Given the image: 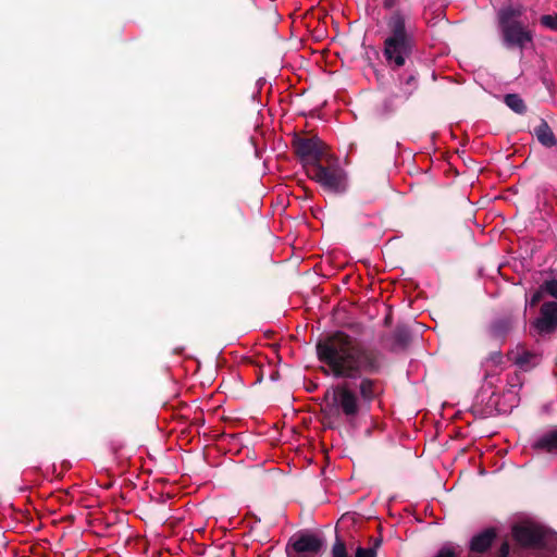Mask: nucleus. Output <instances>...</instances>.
<instances>
[{
    "instance_id": "obj_1",
    "label": "nucleus",
    "mask_w": 557,
    "mask_h": 557,
    "mask_svg": "<svg viewBox=\"0 0 557 557\" xmlns=\"http://www.w3.org/2000/svg\"><path fill=\"white\" fill-rule=\"evenodd\" d=\"M318 359L326 364L338 379H360L357 385L362 406L370 407L381 391L379 381L371 375L382 373L386 364L384 352L366 345L344 331H335L319 339L315 345Z\"/></svg>"
},
{
    "instance_id": "obj_2",
    "label": "nucleus",
    "mask_w": 557,
    "mask_h": 557,
    "mask_svg": "<svg viewBox=\"0 0 557 557\" xmlns=\"http://www.w3.org/2000/svg\"><path fill=\"white\" fill-rule=\"evenodd\" d=\"M386 37L383 42V57L386 65L397 71L411 60L417 46L416 28L410 16L401 10H394L386 17Z\"/></svg>"
},
{
    "instance_id": "obj_3",
    "label": "nucleus",
    "mask_w": 557,
    "mask_h": 557,
    "mask_svg": "<svg viewBox=\"0 0 557 557\" xmlns=\"http://www.w3.org/2000/svg\"><path fill=\"white\" fill-rule=\"evenodd\" d=\"M525 9L521 4H508L497 11V26L503 46L521 52L533 44V33L522 20Z\"/></svg>"
},
{
    "instance_id": "obj_4",
    "label": "nucleus",
    "mask_w": 557,
    "mask_h": 557,
    "mask_svg": "<svg viewBox=\"0 0 557 557\" xmlns=\"http://www.w3.org/2000/svg\"><path fill=\"white\" fill-rule=\"evenodd\" d=\"M326 405L324 411L332 416H345L347 419L356 418L361 408L357 392L348 382H342L325 394Z\"/></svg>"
},
{
    "instance_id": "obj_5",
    "label": "nucleus",
    "mask_w": 557,
    "mask_h": 557,
    "mask_svg": "<svg viewBox=\"0 0 557 557\" xmlns=\"http://www.w3.org/2000/svg\"><path fill=\"white\" fill-rule=\"evenodd\" d=\"M307 175L317 182L325 191L332 194H344L348 188L347 173L337 163L323 165L314 163L308 166Z\"/></svg>"
},
{
    "instance_id": "obj_6",
    "label": "nucleus",
    "mask_w": 557,
    "mask_h": 557,
    "mask_svg": "<svg viewBox=\"0 0 557 557\" xmlns=\"http://www.w3.org/2000/svg\"><path fill=\"white\" fill-rule=\"evenodd\" d=\"M324 546L325 540L322 534L306 530L289 537L285 553L287 557H317Z\"/></svg>"
},
{
    "instance_id": "obj_7",
    "label": "nucleus",
    "mask_w": 557,
    "mask_h": 557,
    "mask_svg": "<svg viewBox=\"0 0 557 557\" xmlns=\"http://www.w3.org/2000/svg\"><path fill=\"white\" fill-rule=\"evenodd\" d=\"M292 147L306 169V173L308 172V166H312L314 163L321 162L324 153V144L315 136H295L292 140Z\"/></svg>"
},
{
    "instance_id": "obj_8",
    "label": "nucleus",
    "mask_w": 557,
    "mask_h": 557,
    "mask_svg": "<svg viewBox=\"0 0 557 557\" xmlns=\"http://www.w3.org/2000/svg\"><path fill=\"white\" fill-rule=\"evenodd\" d=\"M512 536L522 547L541 548L546 546V532L534 524H516L512 528Z\"/></svg>"
},
{
    "instance_id": "obj_9",
    "label": "nucleus",
    "mask_w": 557,
    "mask_h": 557,
    "mask_svg": "<svg viewBox=\"0 0 557 557\" xmlns=\"http://www.w3.org/2000/svg\"><path fill=\"white\" fill-rule=\"evenodd\" d=\"M534 326L540 334H552L557 330V302L545 301L540 309V317Z\"/></svg>"
},
{
    "instance_id": "obj_10",
    "label": "nucleus",
    "mask_w": 557,
    "mask_h": 557,
    "mask_svg": "<svg viewBox=\"0 0 557 557\" xmlns=\"http://www.w3.org/2000/svg\"><path fill=\"white\" fill-rule=\"evenodd\" d=\"M418 89V79L416 73L409 74L400 89V94H393L385 100V109L388 112L395 111L400 104L410 99Z\"/></svg>"
},
{
    "instance_id": "obj_11",
    "label": "nucleus",
    "mask_w": 557,
    "mask_h": 557,
    "mask_svg": "<svg viewBox=\"0 0 557 557\" xmlns=\"http://www.w3.org/2000/svg\"><path fill=\"white\" fill-rule=\"evenodd\" d=\"M516 320L512 315H504L491 322L487 327V335L491 339L498 342L503 345L507 336L513 330Z\"/></svg>"
},
{
    "instance_id": "obj_12",
    "label": "nucleus",
    "mask_w": 557,
    "mask_h": 557,
    "mask_svg": "<svg viewBox=\"0 0 557 557\" xmlns=\"http://www.w3.org/2000/svg\"><path fill=\"white\" fill-rule=\"evenodd\" d=\"M497 533L494 528H487L482 532L475 534L469 544V549L471 553L484 554L486 553L493 545L496 540Z\"/></svg>"
},
{
    "instance_id": "obj_13",
    "label": "nucleus",
    "mask_w": 557,
    "mask_h": 557,
    "mask_svg": "<svg viewBox=\"0 0 557 557\" xmlns=\"http://www.w3.org/2000/svg\"><path fill=\"white\" fill-rule=\"evenodd\" d=\"M532 134L543 147L547 149L557 147V136L546 120L540 119V122L533 128Z\"/></svg>"
},
{
    "instance_id": "obj_14",
    "label": "nucleus",
    "mask_w": 557,
    "mask_h": 557,
    "mask_svg": "<svg viewBox=\"0 0 557 557\" xmlns=\"http://www.w3.org/2000/svg\"><path fill=\"white\" fill-rule=\"evenodd\" d=\"M536 451L557 454V428H554L539 436L531 445Z\"/></svg>"
},
{
    "instance_id": "obj_15",
    "label": "nucleus",
    "mask_w": 557,
    "mask_h": 557,
    "mask_svg": "<svg viewBox=\"0 0 557 557\" xmlns=\"http://www.w3.org/2000/svg\"><path fill=\"white\" fill-rule=\"evenodd\" d=\"M512 360L523 371H530L540 362V356L523 347H517L516 351H511Z\"/></svg>"
},
{
    "instance_id": "obj_16",
    "label": "nucleus",
    "mask_w": 557,
    "mask_h": 557,
    "mask_svg": "<svg viewBox=\"0 0 557 557\" xmlns=\"http://www.w3.org/2000/svg\"><path fill=\"white\" fill-rule=\"evenodd\" d=\"M392 350H404L411 342V332L405 324H398L392 334Z\"/></svg>"
},
{
    "instance_id": "obj_17",
    "label": "nucleus",
    "mask_w": 557,
    "mask_h": 557,
    "mask_svg": "<svg viewBox=\"0 0 557 557\" xmlns=\"http://www.w3.org/2000/svg\"><path fill=\"white\" fill-rule=\"evenodd\" d=\"M507 107L518 114H524L527 112V104L523 99L517 94H508L504 99Z\"/></svg>"
},
{
    "instance_id": "obj_18",
    "label": "nucleus",
    "mask_w": 557,
    "mask_h": 557,
    "mask_svg": "<svg viewBox=\"0 0 557 557\" xmlns=\"http://www.w3.org/2000/svg\"><path fill=\"white\" fill-rule=\"evenodd\" d=\"M332 557H349L345 542L336 536L331 549Z\"/></svg>"
},
{
    "instance_id": "obj_19",
    "label": "nucleus",
    "mask_w": 557,
    "mask_h": 557,
    "mask_svg": "<svg viewBox=\"0 0 557 557\" xmlns=\"http://www.w3.org/2000/svg\"><path fill=\"white\" fill-rule=\"evenodd\" d=\"M540 23L542 26L553 30L557 32V14H545L540 17Z\"/></svg>"
},
{
    "instance_id": "obj_20",
    "label": "nucleus",
    "mask_w": 557,
    "mask_h": 557,
    "mask_svg": "<svg viewBox=\"0 0 557 557\" xmlns=\"http://www.w3.org/2000/svg\"><path fill=\"white\" fill-rule=\"evenodd\" d=\"M433 557H459L453 545L446 544L442 546Z\"/></svg>"
},
{
    "instance_id": "obj_21",
    "label": "nucleus",
    "mask_w": 557,
    "mask_h": 557,
    "mask_svg": "<svg viewBox=\"0 0 557 557\" xmlns=\"http://www.w3.org/2000/svg\"><path fill=\"white\" fill-rule=\"evenodd\" d=\"M542 289L549 296L557 299V280H548L542 284Z\"/></svg>"
},
{
    "instance_id": "obj_22",
    "label": "nucleus",
    "mask_w": 557,
    "mask_h": 557,
    "mask_svg": "<svg viewBox=\"0 0 557 557\" xmlns=\"http://www.w3.org/2000/svg\"><path fill=\"white\" fill-rule=\"evenodd\" d=\"M355 557H376V552L374 547H361L358 546L356 549Z\"/></svg>"
},
{
    "instance_id": "obj_23",
    "label": "nucleus",
    "mask_w": 557,
    "mask_h": 557,
    "mask_svg": "<svg viewBox=\"0 0 557 557\" xmlns=\"http://www.w3.org/2000/svg\"><path fill=\"white\" fill-rule=\"evenodd\" d=\"M545 293L544 289H542V286L540 287V289H537L536 292H534L531 296V299H530V306L531 307H534L536 306L542 299H543V294Z\"/></svg>"
},
{
    "instance_id": "obj_24",
    "label": "nucleus",
    "mask_w": 557,
    "mask_h": 557,
    "mask_svg": "<svg viewBox=\"0 0 557 557\" xmlns=\"http://www.w3.org/2000/svg\"><path fill=\"white\" fill-rule=\"evenodd\" d=\"M509 553H510V545L507 541H505L504 543H502V545L496 554V557H508Z\"/></svg>"
},
{
    "instance_id": "obj_25",
    "label": "nucleus",
    "mask_w": 557,
    "mask_h": 557,
    "mask_svg": "<svg viewBox=\"0 0 557 557\" xmlns=\"http://www.w3.org/2000/svg\"><path fill=\"white\" fill-rule=\"evenodd\" d=\"M503 355L500 350L493 351L488 356V360H491L494 364H499L502 362Z\"/></svg>"
},
{
    "instance_id": "obj_26",
    "label": "nucleus",
    "mask_w": 557,
    "mask_h": 557,
    "mask_svg": "<svg viewBox=\"0 0 557 557\" xmlns=\"http://www.w3.org/2000/svg\"><path fill=\"white\" fill-rule=\"evenodd\" d=\"M397 1L398 0H384L383 8L387 10L393 9L396 5Z\"/></svg>"
},
{
    "instance_id": "obj_27",
    "label": "nucleus",
    "mask_w": 557,
    "mask_h": 557,
    "mask_svg": "<svg viewBox=\"0 0 557 557\" xmlns=\"http://www.w3.org/2000/svg\"><path fill=\"white\" fill-rule=\"evenodd\" d=\"M281 375H280V372L277 370H272L271 373H270V379L272 381H277L280 380Z\"/></svg>"
},
{
    "instance_id": "obj_28",
    "label": "nucleus",
    "mask_w": 557,
    "mask_h": 557,
    "mask_svg": "<svg viewBox=\"0 0 557 557\" xmlns=\"http://www.w3.org/2000/svg\"><path fill=\"white\" fill-rule=\"evenodd\" d=\"M381 544H382V540L381 539H375L373 541V545L371 547H374L375 550H376L381 546Z\"/></svg>"
},
{
    "instance_id": "obj_29",
    "label": "nucleus",
    "mask_w": 557,
    "mask_h": 557,
    "mask_svg": "<svg viewBox=\"0 0 557 557\" xmlns=\"http://www.w3.org/2000/svg\"><path fill=\"white\" fill-rule=\"evenodd\" d=\"M389 321H391V318H389V317H386V318H385V323L387 324V323H389Z\"/></svg>"
},
{
    "instance_id": "obj_30",
    "label": "nucleus",
    "mask_w": 557,
    "mask_h": 557,
    "mask_svg": "<svg viewBox=\"0 0 557 557\" xmlns=\"http://www.w3.org/2000/svg\"><path fill=\"white\" fill-rule=\"evenodd\" d=\"M262 379V374H258V382H260Z\"/></svg>"
}]
</instances>
